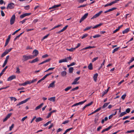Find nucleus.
Wrapping results in <instances>:
<instances>
[{
  "mask_svg": "<svg viewBox=\"0 0 134 134\" xmlns=\"http://www.w3.org/2000/svg\"><path fill=\"white\" fill-rule=\"evenodd\" d=\"M33 57L34 56L32 55L27 56L25 55H24L23 56L22 60L24 62L26 61L29 59H33Z\"/></svg>",
  "mask_w": 134,
  "mask_h": 134,
  "instance_id": "nucleus-1",
  "label": "nucleus"
},
{
  "mask_svg": "<svg viewBox=\"0 0 134 134\" xmlns=\"http://www.w3.org/2000/svg\"><path fill=\"white\" fill-rule=\"evenodd\" d=\"M15 18V15H13L12 16L10 20V23L11 25H12L14 24Z\"/></svg>",
  "mask_w": 134,
  "mask_h": 134,
  "instance_id": "nucleus-2",
  "label": "nucleus"
},
{
  "mask_svg": "<svg viewBox=\"0 0 134 134\" xmlns=\"http://www.w3.org/2000/svg\"><path fill=\"white\" fill-rule=\"evenodd\" d=\"M15 7L14 4L13 3H11L9 4L7 7V9H12L14 8Z\"/></svg>",
  "mask_w": 134,
  "mask_h": 134,
  "instance_id": "nucleus-3",
  "label": "nucleus"
},
{
  "mask_svg": "<svg viewBox=\"0 0 134 134\" xmlns=\"http://www.w3.org/2000/svg\"><path fill=\"white\" fill-rule=\"evenodd\" d=\"M86 101H87L86 100H84L83 101H81V102H80L79 103H75V104H74L72 105V107L74 106H77V105H82V104H83L85 102H86Z\"/></svg>",
  "mask_w": 134,
  "mask_h": 134,
  "instance_id": "nucleus-4",
  "label": "nucleus"
},
{
  "mask_svg": "<svg viewBox=\"0 0 134 134\" xmlns=\"http://www.w3.org/2000/svg\"><path fill=\"white\" fill-rule=\"evenodd\" d=\"M102 12V11H100L98 13L94 15L91 18V19L95 18L97 17H98L99 16Z\"/></svg>",
  "mask_w": 134,
  "mask_h": 134,
  "instance_id": "nucleus-5",
  "label": "nucleus"
},
{
  "mask_svg": "<svg viewBox=\"0 0 134 134\" xmlns=\"http://www.w3.org/2000/svg\"><path fill=\"white\" fill-rule=\"evenodd\" d=\"M32 53L34 55H32V56H34V58L35 57L38 55V50L35 49L33 51Z\"/></svg>",
  "mask_w": 134,
  "mask_h": 134,
  "instance_id": "nucleus-6",
  "label": "nucleus"
},
{
  "mask_svg": "<svg viewBox=\"0 0 134 134\" xmlns=\"http://www.w3.org/2000/svg\"><path fill=\"white\" fill-rule=\"evenodd\" d=\"M16 76L14 75H12L9 77L7 79V81H11L14 79H15Z\"/></svg>",
  "mask_w": 134,
  "mask_h": 134,
  "instance_id": "nucleus-7",
  "label": "nucleus"
},
{
  "mask_svg": "<svg viewBox=\"0 0 134 134\" xmlns=\"http://www.w3.org/2000/svg\"><path fill=\"white\" fill-rule=\"evenodd\" d=\"M31 14V13H25L21 15L20 16V18H23L25 16L30 15Z\"/></svg>",
  "mask_w": 134,
  "mask_h": 134,
  "instance_id": "nucleus-8",
  "label": "nucleus"
},
{
  "mask_svg": "<svg viewBox=\"0 0 134 134\" xmlns=\"http://www.w3.org/2000/svg\"><path fill=\"white\" fill-rule=\"evenodd\" d=\"M55 82V81H53L52 83H50L48 86V88H49L50 87H54V83Z\"/></svg>",
  "mask_w": 134,
  "mask_h": 134,
  "instance_id": "nucleus-9",
  "label": "nucleus"
},
{
  "mask_svg": "<svg viewBox=\"0 0 134 134\" xmlns=\"http://www.w3.org/2000/svg\"><path fill=\"white\" fill-rule=\"evenodd\" d=\"M67 62V58H65L64 59H62L59 60V63H61L62 62Z\"/></svg>",
  "mask_w": 134,
  "mask_h": 134,
  "instance_id": "nucleus-10",
  "label": "nucleus"
},
{
  "mask_svg": "<svg viewBox=\"0 0 134 134\" xmlns=\"http://www.w3.org/2000/svg\"><path fill=\"white\" fill-rule=\"evenodd\" d=\"M38 58H36L33 59L31 61H30L29 62L30 63H32L37 62L38 61Z\"/></svg>",
  "mask_w": 134,
  "mask_h": 134,
  "instance_id": "nucleus-11",
  "label": "nucleus"
},
{
  "mask_svg": "<svg viewBox=\"0 0 134 134\" xmlns=\"http://www.w3.org/2000/svg\"><path fill=\"white\" fill-rule=\"evenodd\" d=\"M61 5L60 4H59L58 5H54V6L52 7H51L50 8H49V9H54L58 7H60L61 6Z\"/></svg>",
  "mask_w": 134,
  "mask_h": 134,
  "instance_id": "nucleus-12",
  "label": "nucleus"
},
{
  "mask_svg": "<svg viewBox=\"0 0 134 134\" xmlns=\"http://www.w3.org/2000/svg\"><path fill=\"white\" fill-rule=\"evenodd\" d=\"M43 103H41L40 105L38 106L37 107L35 108V110H36L38 109H40L42 107L43 105Z\"/></svg>",
  "mask_w": 134,
  "mask_h": 134,
  "instance_id": "nucleus-13",
  "label": "nucleus"
},
{
  "mask_svg": "<svg viewBox=\"0 0 134 134\" xmlns=\"http://www.w3.org/2000/svg\"><path fill=\"white\" fill-rule=\"evenodd\" d=\"M98 76V74L97 73H96L95 74H94L93 76V78L95 82L96 81Z\"/></svg>",
  "mask_w": 134,
  "mask_h": 134,
  "instance_id": "nucleus-14",
  "label": "nucleus"
},
{
  "mask_svg": "<svg viewBox=\"0 0 134 134\" xmlns=\"http://www.w3.org/2000/svg\"><path fill=\"white\" fill-rule=\"evenodd\" d=\"M129 28H127L123 31H122V33L123 34H125V33H127L129 31Z\"/></svg>",
  "mask_w": 134,
  "mask_h": 134,
  "instance_id": "nucleus-15",
  "label": "nucleus"
},
{
  "mask_svg": "<svg viewBox=\"0 0 134 134\" xmlns=\"http://www.w3.org/2000/svg\"><path fill=\"white\" fill-rule=\"evenodd\" d=\"M94 47H94V46H89L86 47L85 48H83L81 50L82 51V50H84L85 49H90V48H94Z\"/></svg>",
  "mask_w": 134,
  "mask_h": 134,
  "instance_id": "nucleus-16",
  "label": "nucleus"
},
{
  "mask_svg": "<svg viewBox=\"0 0 134 134\" xmlns=\"http://www.w3.org/2000/svg\"><path fill=\"white\" fill-rule=\"evenodd\" d=\"M88 68L90 70H92L93 69L92 64V63H90L88 66Z\"/></svg>",
  "mask_w": 134,
  "mask_h": 134,
  "instance_id": "nucleus-17",
  "label": "nucleus"
},
{
  "mask_svg": "<svg viewBox=\"0 0 134 134\" xmlns=\"http://www.w3.org/2000/svg\"><path fill=\"white\" fill-rule=\"evenodd\" d=\"M43 120V119L40 117H38L36 119L35 121L36 122H39Z\"/></svg>",
  "mask_w": 134,
  "mask_h": 134,
  "instance_id": "nucleus-18",
  "label": "nucleus"
},
{
  "mask_svg": "<svg viewBox=\"0 0 134 134\" xmlns=\"http://www.w3.org/2000/svg\"><path fill=\"white\" fill-rule=\"evenodd\" d=\"M103 24L102 23H100L99 24H97L94 26L92 27V28L93 29H96L98 27L100 26H101Z\"/></svg>",
  "mask_w": 134,
  "mask_h": 134,
  "instance_id": "nucleus-19",
  "label": "nucleus"
},
{
  "mask_svg": "<svg viewBox=\"0 0 134 134\" xmlns=\"http://www.w3.org/2000/svg\"><path fill=\"white\" fill-rule=\"evenodd\" d=\"M52 73H50L49 74H46L45 76H44L43 78H42L41 79L43 80H44L48 76L50 75L51 74H52Z\"/></svg>",
  "mask_w": 134,
  "mask_h": 134,
  "instance_id": "nucleus-20",
  "label": "nucleus"
},
{
  "mask_svg": "<svg viewBox=\"0 0 134 134\" xmlns=\"http://www.w3.org/2000/svg\"><path fill=\"white\" fill-rule=\"evenodd\" d=\"M55 97H53L48 99V100L53 102H54L55 101Z\"/></svg>",
  "mask_w": 134,
  "mask_h": 134,
  "instance_id": "nucleus-21",
  "label": "nucleus"
},
{
  "mask_svg": "<svg viewBox=\"0 0 134 134\" xmlns=\"http://www.w3.org/2000/svg\"><path fill=\"white\" fill-rule=\"evenodd\" d=\"M112 126H109L107 128H106L104 129L102 131V133H103L106 131H107L109 130L111 128Z\"/></svg>",
  "mask_w": 134,
  "mask_h": 134,
  "instance_id": "nucleus-22",
  "label": "nucleus"
},
{
  "mask_svg": "<svg viewBox=\"0 0 134 134\" xmlns=\"http://www.w3.org/2000/svg\"><path fill=\"white\" fill-rule=\"evenodd\" d=\"M30 99H31V98L30 97H29L28 98H26L25 100L23 101H22L21 102H22V103L23 104L24 103H25L26 102L29 100Z\"/></svg>",
  "mask_w": 134,
  "mask_h": 134,
  "instance_id": "nucleus-23",
  "label": "nucleus"
},
{
  "mask_svg": "<svg viewBox=\"0 0 134 134\" xmlns=\"http://www.w3.org/2000/svg\"><path fill=\"white\" fill-rule=\"evenodd\" d=\"M110 103V102L108 103H105L104 104L103 106L101 107L103 109L105 108L106 107H107L108 104Z\"/></svg>",
  "mask_w": 134,
  "mask_h": 134,
  "instance_id": "nucleus-24",
  "label": "nucleus"
},
{
  "mask_svg": "<svg viewBox=\"0 0 134 134\" xmlns=\"http://www.w3.org/2000/svg\"><path fill=\"white\" fill-rule=\"evenodd\" d=\"M109 88H108L106 91H105V92H103L102 93V97H103L105 94H106L107 93L108 91L109 90Z\"/></svg>",
  "mask_w": 134,
  "mask_h": 134,
  "instance_id": "nucleus-25",
  "label": "nucleus"
},
{
  "mask_svg": "<svg viewBox=\"0 0 134 134\" xmlns=\"http://www.w3.org/2000/svg\"><path fill=\"white\" fill-rule=\"evenodd\" d=\"M93 102H91L90 103L87 104H86L84 107L85 108L86 107L89 106H90V105H92V104H93Z\"/></svg>",
  "mask_w": 134,
  "mask_h": 134,
  "instance_id": "nucleus-26",
  "label": "nucleus"
},
{
  "mask_svg": "<svg viewBox=\"0 0 134 134\" xmlns=\"http://www.w3.org/2000/svg\"><path fill=\"white\" fill-rule=\"evenodd\" d=\"M93 102H91L90 103L87 104H86L84 107L85 108L86 107L89 106H90V105H92V104H93Z\"/></svg>",
  "mask_w": 134,
  "mask_h": 134,
  "instance_id": "nucleus-27",
  "label": "nucleus"
},
{
  "mask_svg": "<svg viewBox=\"0 0 134 134\" xmlns=\"http://www.w3.org/2000/svg\"><path fill=\"white\" fill-rule=\"evenodd\" d=\"M93 102H91L90 103L87 104H86L84 107L85 108L86 107L89 106H90V105H92V104H93Z\"/></svg>",
  "mask_w": 134,
  "mask_h": 134,
  "instance_id": "nucleus-28",
  "label": "nucleus"
},
{
  "mask_svg": "<svg viewBox=\"0 0 134 134\" xmlns=\"http://www.w3.org/2000/svg\"><path fill=\"white\" fill-rule=\"evenodd\" d=\"M66 72L65 71H63L61 72V75L63 76H64L66 75Z\"/></svg>",
  "mask_w": 134,
  "mask_h": 134,
  "instance_id": "nucleus-29",
  "label": "nucleus"
},
{
  "mask_svg": "<svg viewBox=\"0 0 134 134\" xmlns=\"http://www.w3.org/2000/svg\"><path fill=\"white\" fill-rule=\"evenodd\" d=\"M88 13H86L82 17V18L83 19V20L85 19L87 17V16L88 15Z\"/></svg>",
  "mask_w": 134,
  "mask_h": 134,
  "instance_id": "nucleus-30",
  "label": "nucleus"
},
{
  "mask_svg": "<svg viewBox=\"0 0 134 134\" xmlns=\"http://www.w3.org/2000/svg\"><path fill=\"white\" fill-rule=\"evenodd\" d=\"M88 35V34H85L83 35L82 36H81V38L82 39L85 38Z\"/></svg>",
  "mask_w": 134,
  "mask_h": 134,
  "instance_id": "nucleus-31",
  "label": "nucleus"
},
{
  "mask_svg": "<svg viewBox=\"0 0 134 134\" xmlns=\"http://www.w3.org/2000/svg\"><path fill=\"white\" fill-rule=\"evenodd\" d=\"M72 87L71 86H68L64 90L65 91H67L70 90V89Z\"/></svg>",
  "mask_w": 134,
  "mask_h": 134,
  "instance_id": "nucleus-32",
  "label": "nucleus"
},
{
  "mask_svg": "<svg viewBox=\"0 0 134 134\" xmlns=\"http://www.w3.org/2000/svg\"><path fill=\"white\" fill-rule=\"evenodd\" d=\"M113 4V2H111V3H108V4H106L105 5H104V7H107L109 6H110L111 5H112Z\"/></svg>",
  "mask_w": 134,
  "mask_h": 134,
  "instance_id": "nucleus-33",
  "label": "nucleus"
},
{
  "mask_svg": "<svg viewBox=\"0 0 134 134\" xmlns=\"http://www.w3.org/2000/svg\"><path fill=\"white\" fill-rule=\"evenodd\" d=\"M73 67H70L69 69V72L70 73H72L73 71Z\"/></svg>",
  "mask_w": 134,
  "mask_h": 134,
  "instance_id": "nucleus-34",
  "label": "nucleus"
},
{
  "mask_svg": "<svg viewBox=\"0 0 134 134\" xmlns=\"http://www.w3.org/2000/svg\"><path fill=\"white\" fill-rule=\"evenodd\" d=\"M79 87L78 86L76 87L73 88L70 91H74L76 90H78L79 89Z\"/></svg>",
  "mask_w": 134,
  "mask_h": 134,
  "instance_id": "nucleus-35",
  "label": "nucleus"
},
{
  "mask_svg": "<svg viewBox=\"0 0 134 134\" xmlns=\"http://www.w3.org/2000/svg\"><path fill=\"white\" fill-rule=\"evenodd\" d=\"M120 47H118L116 48H115L112 51V53H114L115 52L117 51L119 49V48Z\"/></svg>",
  "mask_w": 134,
  "mask_h": 134,
  "instance_id": "nucleus-36",
  "label": "nucleus"
},
{
  "mask_svg": "<svg viewBox=\"0 0 134 134\" xmlns=\"http://www.w3.org/2000/svg\"><path fill=\"white\" fill-rule=\"evenodd\" d=\"M92 27V26L87 27L84 30V31H86L87 30L90 29Z\"/></svg>",
  "mask_w": 134,
  "mask_h": 134,
  "instance_id": "nucleus-37",
  "label": "nucleus"
},
{
  "mask_svg": "<svg viewBox=\"0 0 134 134\" xmlns=\"http://www.w3.org/2000/svg\"><path fill=\"white\" fill-rule=\"evenodd\" d=\"M28 19V18H26L24 19L23 20H22V21H20L19 22V23H22V24H23L25 22L26 20H27Z\"/></svg>",
  "mask_w": 134,
  "mask_h": 134,
  "instance_id": "nucleus-38",
  "label": "nucleus"
},
{
  "mask_svg": "<svg viewBox=\"0 0 134 134\" xmlns=\"http://www.w3.org/2000/svg\"><path fill=\"white\" fill-rule=\"evenodd\" d=\"M116 9V7H113L111 9H109L108 10V11L109 12L111 11H112L114 10H115Z\"/></svg>",
  "mask_w": 134,
  "mask_h": 134,
  "instance_id": "nucleus-39",
  "label": "nucleus"
},
{
  "mask_svg": "<svg viewBox=\"0 0 134 134\" xmlns=\"http://www.w3.org/2000/svg\"><path fill=\"white\" fill-rule=\"evenodd\" d=\"M16 73L17 74H19L20 73L19 68L18 67H16Z\"/></svg>",
  "mask_w": 134,
  "mask_h": 134,
  "instance_id": "nucleus-40",
  "label": "nucleus"
},
{
  "mask_svg": "<svg viewBox=\"0 0 134 134\" xmlns=\"http://www.w3.org/2000/svg\"><path fill=\"white\" fill-rule=\"evenodd\" d=\"M126 114V112L125 111L121 113L120 115V117H121L123 115Z\"/></svg>",
  "mask_w": 134,
  "mask_h": 134,
  "instance_id": "nucleus-41",
  "label": "nucleus"
},
{
  "mask_svg": "<svg viewBox=\"0 0 134 134\" xmlns=\"http://www.w3.org/2000/svg\"><path fill=\"white\" fill-rule=\"evenodd\" d=\"M30 8V6L29 5H27L24 7V9L26 10H28Z\"/></svg>",
  "mask_w": 134,
  "mask_h": 134,
  "instance_id": "nucleus-42",
  "label": "nucleus"
},
{
  "mask_svg": "<svg viewBox=\"0 0 134 134\" xmlns=\"http://www.w3.org/2000/svg\"><path fill=\"white\" fill-rule=\"evenodd\" d=\"M9 41H10L8 40L7 39L6 40V41H5V45H4L5 47H6L7 46V45L8 44Z\"/></svg>",
  "mask_w": 134,
  "mask_h": 134,
  "instance_id": "nucleus-43",
  "label": "nucleus"
},
{
  "mask_svg": "<svg viewBox=\"0 0 134 134\" xmlns=\"http://www.w3.org/2000/svg\"><path fill=\"white\" fill-rule=\"evenodd\" d=\"M101 36V35L99 34H97L93 36V37L95 38L97 37H99Z\"/></svg>",
  "mask_w": 134,
  "mask_h": 134,
  "instance_id": "nucleus-44",
  "label": "nucleus"
},
{
  "mask_svg": "<svg viewBox=\"0 0 134 134\" xmlns=\"http://www.w3.org/2000/svg\"><path fill=\"white\" fill-rule=\"evenodd\" d=\"M7 62H8V61H7L6 60H5L4 61V62L2 65L3 68L5 66V65H6L7 64Z\"/></svg>",
  "mask_w": 134,
  "mask_h": 134,
  "instance_id": "nucleus-45",
  "label": "nucleus"
},
{
  "mask_svg": "<svg viewBox=\"0 0 134 134\" xmlns=\"http://www.w3.org/2000/svg\"><path fill=\"white\" fill-rule=\"evenodd\" d=\"M10 98L11 99V100H14L15 101L17 100V99L15 97H10Z\"/></svg>",
  "mask_w": 134,
  "mask_h": 134,
  "instance_id": "nucleus-46",
  "label": "nucleus"
},
{
  "mask_svg": "<svg viewBox=\"0 0 134 134\" xmlns=\"http://www.w3.org/2000/svg\"><path fill=\"white\" fill-rule=\"evenodd\" d=\"M72 128H69V129H67L65 131V132H64L65 133H66L67 132H68L69 131H70L72 129Z\"/></svg>",
  "mask_w": 134,
  "mask_h": 134,
  "instance_id": "nucleus-47",
  "label": "nucleus"
},
{
  "mask_svg": "<svg viewBox=\"0 0 134 134\" xmlns=\"http://www.w3.org/2000/svg\"><path fill=\"white\" fill-rule=\"evenodd\" d=\"M126 96V94H125L122 96L121 98L123 100H124L125 99Z\"/></svg>",
  "mask_w": 134,
  "mask_h": 134,
  "instance_id": "nucleus-48",
  "label": "nucleus"
},
{
  "mask_svg": "<svg viewBox=\"0 0 134 134\" xmlns=\"http://www.w3.org/2000/svg\"><path fill=\"white\" fill-rule=\"evenodd\" d=\"M98 59V57H97L96 58H95L92 59V62H94L96 60H97Z\"/></svg>",
  "mask_w": 134,
  "mask_h": 134,
  "instance_id": "nucleus-49",
  "label": "nucleus"
},
{
  "mask_svg": "<svg viewBox=\"0 0 134 134\" xmlns=\"http://www.w3.org/2000/svg\"><path fill=\"white\" fill-rule=\"evenodd\" d=\"M21 29H19L18 30H17L16 31H15L12 34V35H15L16 33L18 32V31H19Z\"/></svg>",
  "mask_w": 134,
  "mask_h": 134,
  "instance_id": "nucleus-50",
  "label": "nucleus"
},
{
  "mask_svg": "<svg viewBox=\"0 0 134 134\" xmlns=\"http://www.w3.org/2000/svg\"><path fill=\"white\" fill-rule=\"evenodd\" d=\"M7 68H8L7 66H6L5 67V68L2 70L1 72H2L3 73H4V72L5 71L6 69Z\"/></svg>",
  "mask_w": 134,
  "mask_h": 134,
  "instance_id": "nucleus-51",
  "label": "nucleus"
},
{
  "mask_svg": "<svg viewBox=\"0 0 134 134\" xmlns=\"http://www.w3.org/2000/svg\"><path fill=\"white\" fill-rule=\"evenodd\" d=\"M51 122L50 121H48L46 124H44L43 125V126H47L49 124H51Z\"/></svg>",
  "mask_w": 134,
  "mask_h": 134,
  "instance_id": "nucleus-52",
  "label": "nucleus"
},
{
  "mask_svg": "<svg viewBox=\"0 0 134 134\" xmlns=\"http://www.w3.org/2000/svg\"><path fill=\"white\" fill-rule=\"evenodd\" d=\"M12 114V113H10L7 114V115L6 116L7 118L8 119L11 116Z\"/></svg>",
  "mask_w": 134,
  "mask_h": 134,
  "instance_id": "nucleus-53",
  "label": "nucleus"
},
{
  "mask_svg": "<svg viewBox=\"0 0 134 134\" xmlns=\"http://www.w3.org/2000/svg\"><path fill=\"white\" fill-rule=\"evenodd\" d=\"M79 83V82H77L75 80H74V81L71 84L72 85H76V84H77Z\"/></svg>",
  "mask_w": 134,
  "mask_h": 134,
  "instance_id": "nucleus-54",
  "label": "nucleus"
},
{
  "mask_svg": "<svg viewBox=\"0 0 134 134\" xmlns=\"http://www.w3.org/2000/svg\"><path fill=\"white\" fill-rule=\"evenodd\" d=\"M134 132V130H132L130 131H127L126 133H129Z\"/></svg>",
  "mask_w": 134,
  "mask_h": 134,
  "instance_id": "nucleus-55",
  "label": "nucleus"
},
{
  "mask_svg": "<svg viewBox=\"0 0 134 134\" xmlns=\"http://www.w3.org/2000/svg\"><path fill=\"white\" fill-rule=\"evenodd\" d=\"M75 48H71L70 49H67V50L70 51L72 52V51H73L74 50H75Z\"/></svg>",
  "mask_w": 134,
  "mask_h": 134,
  "instance_id": "nucleus-56",
  "label": "nucleus"
},
{
  "mask_svg": "<svg viewBox=\"0 0 134 134\" xmlns=\"http://www.w3.org/2000/svg\"><path fill=\"white\" fill-rule=\"evenodd\" d=\"M49 34H48L47 35H46L45 36H44L43 38H42V40H41V41H42L43 40H44L45 39H46V38H47L48 37V36H49Z\"/></svg>",
  "mask_w": 134,
  "mask_h": 134,
  "instance_id": "nucleus-57",
  "label": "nucleus"
},
{
  "mask_svg": "<svg viewBox=\"0 0 134 134\" xmlns=\"http://www.w3.org/2000/svg\"><path fill=\"white\" fill-rule=\"evenodd\" d=\"M130 116H126L124 118H123L122 119L123 120H126L130 117Z\"/></svg>",
  "mask_w": 134,
  "mask_h": 134,
  "instance_id": "nucleus-58",
  "label": "nucleus"
},
{
  "mask_svg": "<svg viewBox=\"0 0 134 134\" xmlns=\"http://www.w3.org/2000/svg\"><path fill=\"white\" fill-rule=\"evenodd\" d=\"M79 3H82L84 2L87 1V0H77Z\"/></svg>",
  "mask_w": 134,
  "mask_h": 134,
  "instance_id": "nucleus-59",
  "label": "nucleus"
},
{
  "mask_svg": "<svg viewBox=\"0 0 134 134\" xmlns=\"http://www.w3.org/2000/svg\"><path fill=\"white\" fill-rule=\"evenodd\" d=\"M130 108H128L126 110V113H129L130 111Z\"/></svg>",
  "mask_w": 134,
  "mask_h": 134,
  "instance_id": "nucleus-60",
  "label": "nucleus"
},
{
  "mask_svg": "<svg viewBox=\"0 0 134 134\" xmlns=\"http://www.w3.org/2000/svg\"><path fill=\"white\" fill-rule=\"evenodd\" d=\"M1 15L2 16H4L5 15V14L4 13L3 11L2 10H1Z\"/></svg>",
  "mask_w": 134,
  "mask_h": 134,
  "instance_id": "nucleus-61",
  "label": "nucleus"
},
{
  "mask_svg": "<svg viewBox=\"0 0 134 134\" xmlns=\"http://www.w3.org/2000/svg\"><path fill=\"white\" fill-rule=\"evenodd\" d=\"M37 81V80L36 79H34L32 80L31 81V83H32L36 81Z\"/></svg>",
  "mask_w": 134,
  "mask_h": 134,
  "instance_id": "nucleus-62",
  "label": "nucleus"
},
{
  "mask_svg": "<svg viewBox=\"0 0 134 134\" xmlns=\"http://www.w3.org/2000/svg\"><path fill=\"white\" fill-rule=\"evenodd\" d=\"M48 55L47 54H45V55H42V57L43 58H44L48 57Z\"/></svg>",
  "mask_w": 134,
  "mask_h": 134,
  "instance_id": "nucleus-63",
  "label": "nucleus"
},
{
  "mask_svg": "<svg viewBox=\"0 0 134 134\" xmlns=\"http://www.w3.org/2000/svg\"><path fill=\"white\" fill-rule=\"evenodd\" d=\"M51 60V59H46L44 61V63L47 62H49V61H50Z\"/></svg>",
  "mask_w": 134,
  "mask_h": 134,
  "instance_id": "nucleus-64",
  "label": "nucleus"
}]
</instances>
